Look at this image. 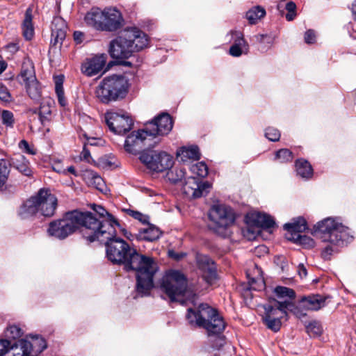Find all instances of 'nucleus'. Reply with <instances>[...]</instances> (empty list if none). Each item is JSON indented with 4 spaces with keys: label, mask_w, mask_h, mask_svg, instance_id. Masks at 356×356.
I'll return each instance as SVG.
<instances>
[{
    "label": "nucleus",
    "mask_w": 356,
    "mask_h": 356,
    "mask_svg": "<svg viewBox=\"0 0 356 356\" xmlns=\"http://www.w3.org/2000/svg\"><path fill=\"white\" fill-rule=\"evenodd\" d=\"M116 234L109 238L101 237L99 241L106 242V252L108 259L113 264H122L126 271L136 273V290L142 296H147L154 287V277L159 269L156 260L143 255L131 248L123 239L115 237Z\"/></svg>",
    "instance_id": "nucleus-1"
},
{
    "label": "nucleus",
    "mask_w": 356,
    "mask_h": 356,
    "mask_svg": "<svg viewBox=\"0 0 356 356\" xmlns=\"http://www.w3.org/2000/svg\"><path fill=\"white\" fill-rule=\"evenodd\" d=\"M97 225L90 214L75 209L65 213L62 219L51 222L47 231L49 235L64 239L79 229L82 236L92 243L97 235L94 229Z\"/></svg>",
    "instance_id": "nucleus-2"
},
{
    "label": "nucleus",
    "mask_w": 356,
    "mask_h": 356,
    "mask_svg": "<svg viewBox=\"0 0 356 356\" xmlns=\"http://www.w3.org/2000/svg\"><path fill=\"white\" fill-rule=\"evenodd\" d=\"M148 44L147 35L136 28L125 29L119 36L111 41L108 52L113 60L108 63L106 70L112 65L131 67L132 63L126 60L133 53L146 47Z\"/></svg>",
    "instance_id": "nucleus-3"
},
{
    "label": "nucleus",
    "mask_w": 356,
    "mask_h": 356,
    "mask_svg": "<svg viewBox=\"0 0 356 356\" xmlns=\"http://www.w3.org/2000/svg\"><path fill=\"white\" fill-rule=\"evenodd\" d=\"M313 230L314 234L325 244L321 252L325 259H330L348 237V227L330 217L317 222Z\"/></svg>",
    "instance_id": "nucleus-4"
},
{
    "label": "nucleus",
    "mask_w": 356,
    "mask_h": 356,
    "mask_svg": "<svg viewBox=\"0 0 356 356\" xmlns=\"http://www.w3.org/2000/svg\"><path fill=\"white\" fill-rule=\"evenodd\" d=\"M186 318L191 325L204 328L209 336L222 333L225 327L222 317L207 303L188 308Z\"/></svg>",
    "instance_id": "nucleus-5"
},
{
    "label": "nucleus",
    "mask_w": 356,
    "mask_h": 356,
    "mask_svg": "<svg viewBox=\"0 0 356 356\" xmlns=\"http://www.w3.org/2000/svg\"><path fill=\"white\" fill-rule=\"evenodd\" d=\"M57 203V198L49 190L41 188L22 205L19 215L22 219H29L38 213L44 216L51 217L55 213Z\"/></svg>",
    "instance_id": "nucleus-6"
},
{
    "label": "nucleus",
    "mask_w": 356,
    "mask_h": 356,
    "mask_svg": "<svg viewBox=\"0 0 356 356\" xmlns=\"http://www.w3.org/2000/svg\"><path fill=\"white\" fill-rule=\"evenodd\" d=\"M90 208L98 216V218L90 211H81V213L90 214L92 218L99 222L97 227H94L97 234L94 241L99 240L101 237L109 238L114 236L116 234L115 227L120 226L118 221L101 205L92 204L90 205Z\"/></svg>",
    "instance_id": "nucleus-7"
},
{
    "label": "nucleus",
    "mask_w": 356,
    "mask_h": 356,
    "mask_svg": "<svg viewBox=\"0 0 356 356\" xmlns=\"http://www.w3.org/2000/svg\"><path fill=\"white\" fill-rule=\"evenodd\" d=\"M187 288L185 276L179 271L172 270L162 279L161 289L172 302L177 301L178 297L184 295Z\"/></svg>",
    "instance_id": "nucleus-8"
},
{
    "label": "nucleus",
    "mask_w": 356,
    "mask_h": 356,
    "mask_svg": "<svg viewBox=\"0 0 356 356\" xmlns=\"http://www.w3.org/2000/svg\"><path fill=\"white\" fill-rule=\"evenodd\" d=\"M140 160L149 169L157 172L170 170L174 164L173 157L165 152H143Z\"/></svg>",
    "instance_id": "nucleus-9"
},
{
    "label": "nucleus",
    "mask_w": 356,
    "mask_h": 356,
    "mask_svg": "<svg viewBox=\"0 0 356 356\" xmlns=\"http://www.w3.org/2000/svg\"><path fill=\"white\" fill-rule=\"evenodd\" d=\"M245 219L250 225L243 231V234L249 240L256 238L259 232V228L270 229L275 225V222L270 216L261 212L248 213Z\"/></svg>",
    "instance_id": "nucleus-10"
},
{
    "label": "nucleus",
    "mask_w": 356,
    "mask_h": 356,
    "mask_svg": "<svg viewBox=\"0 0 356 356\" xmlns=\"http://www.w3.org/2000/svg\"><path fill=\"white\" fill-rule=\"evenodd\" d=\"M105 122L111 131L115 134L123 135L129 132L134 122L128 113L107 112L104 116Z\"/></svg>",
    "instance_id": "nucleus-11"
},
{
    "label": "nucleus",
    "mask_w": 356,
    "mask_h": 356,
    "mask_svg": "<svg viewBox=\"0 0 356 356\" xmlns=\"http://www.w3.org/2000/svg\"><path fill=\"white\" fill-rule=\"evenodd\" d=\"M152 137L149 136V133L146 129L134 131L127 137L124 143V149L129 153L136 154L145 147H152L154 146L155 143L159 142L157 140L152 143Z\"/></svg>",
    "instance_id": "nucleus-12"
},
{
    "label": "nucleus",
    "mask_w": 356,
    "mask_h": 356,
    "mask_svg": "<svg viewBox=\"0 0 356 356\" xmlns=\"http://www.w3.org/2000/svg\"><path fill=\"white\" fill-rule=\"evenodd\" d=\"M209 217L219 229H225L235 220L232 209L225 204L213 205L209 211Z\"/></svg>",
    "instance_id": "nucleus-13"
},
{
    "label": "nucleus",
    "mask_w": 356,
    "mask_h": 356,
    "mask_svg": "<svg viewBox=\"0 0 356 356\" xmlns=\"http://www.w3.org/2000/svg\"><path fill=\"white\" fill-rule=\"evenodd\" d=\"M172 127L173 121L171 116L167 113H162L147 124L145 129L149 133V136L154 140L156 138L157 136L168 134Z\"/></svg>",
    "instance_id": "nucleus-14"
},
{
    "label": "nucleus",
    "mask_w": 356,
    "mask_h": 356,
    "mask_svg": "<svg viewBox=\"0 0 356 356\" xmlns=\"http://www.w3.org/2000/svg\"><path fill=\"white\" fill-rule=\"evenodd\" d=\"M196 264L202 278L209 284L217 279L216 266L214 261L207 255L197 254Z\"/></svg>",
    "instance_id": "nucleus-15"
},
{
    "label": "nucleus",
    "mask_w": 356,
    "mask_h": 356,
    "mask_svg": "<svg viewBox=\"0 0 356 356\" xmlns=\"http://www.w3.org/2000/svg\"><path fill=\"white\" fill-rule=\"evenodd\" d=\"M210 188L208 182L201 183L200 179L190 177L184 182L182 190L184 194L189 197L197 198L207 193Z\"/></svg>",
    "instance_id": "nucleus-16"
},
{
    "label": "nucleus",
    "mask_w": 356,
    "mask_h": 356,
    "mask_svg": "<svg viewBox=\"0 0 356 356\" xmlns=\"http://www.w3.org/2000/svg\"><path fill=\"white\" fill-rule=\"evenodd\" d=\"M103 31H113L120 29L123 25V18L119 10L114 8L104 10Z\"/></svg>",
    "instance_id": "nucleus-17"
},
{
    "label": "nucleus",
    "mask_w": 356,
    "mask_h": 356,
    "mask_svg": "<svg viewBox=\"0 0 356 356\" xmlns=\"http://www.w3.org/2000/svg\"><path fill=\"white\" fill-rule=\"evenodd\" d=\"M107 60V55L105 54L95 55L82 65L81 70L83 74L88 76H94L100 72L105 66Z\"/></svg>",
    "instance_id": "nucleus-18"
},
{
    "label": "nucleus",
    "mask_w": 356,
    "mask_h": 356,
    "mask_svg": "<svg viewBox=\"0 0 356 356\" xmlns=\"http://www.w3.org/2000/svg\"><path fill=\"white\" fill-rule=\"evenodd\" d=\"M292 306V303L287 300L284 301L274 300L270 305L264 306L265 313L263 319H267L268 316L271 318H283L286 315V309Z\"/></svg>",
    "instance_id": "nucleus-19"
},
{
    "label": "nucleus",
    "mask_w": 356,
    "mask_h": 356,
    "mask_svg": "<svg viewBox=\"0 0 356 356\" xmlns=\"http://www.w3.org/2000/svg\"><path fill=\"white\" fill-rule=\"evenodd\" d=\"M67 25L60 17H55L51 23V44L60 47L66 36Z\"/></svg>",
    "instance_id": "nucleus-20"
},
{
    "label": "nucleus",
    "mask_w": 356,
    "mask_h": 356,
    "mask_svg": "<svg viewBox=\"0 0 356 356\" xmlns=\"http://www.w3.org/2000/svg\"><path fill=\"white\" fill-rule=\"evenodd\" d=\"M18 81L22 86L27 89H36L38 82L34 73V69L31 64L24 63L20 74L17 76Z\"/></svg>",
    "instance_id": "nucleus-21"
},
{
    "label": "nucleus",
    "mask_w": 356,
    "mask_h": 356,
    "mask_svg": "<svg viewBox=\"0 0 356 356\" xmlns=\"http://www.w3.org/2000/svg\"><path fill=\"white\" fill-rule=\"evenodd\" d=\"M328 297L321 294L303 296L300 300V307L306 310L317 311L326 305Z\"/></svg>",
    "instance_id": "nucleus-22"
},
{
    "label": "nucleus",
    "mask_w": 356,
    "mask_h": 356,
    "mask_svg": "<svg viewBox=\"0 0 356 356\" xmlns=\"http://www.w3.org/2000/svg\"><path fill=\"white\" fill-rule=\"evenodd\" d=\"M129 87L130 84L125 76L116 74L105 77L99 86V89H128Z\"/></svg>",
    "instance_id": "nucleus-23"
},
{
    "label": "nucleus",
    "mask_w": 356,
    "mask_h": 356,
    "mask_svg": "<svg viewBox=\"0 0 356 356\" xmlns=\"http://www.w3.org/2000/svg\"><path fill=\"white\" fill-rule=\"evenodd\" d=\"M307 228L306 220L302 217L294 218L291 222L286 223L284 225V229L287 231L286 237L289 241H291L292 238L300 235Z\"/></svg>",
    "instance_id": "nucleus-24"
},
{
    "label": "nucleus",
    "mask_w": 356,
    "mask_h": 356,
    "mask_svg": "<svg viewBox=\"0 0 356 356\" xmlns=\"http://www.w3.org/2000/svg\"><path fill=\"white\" fill-rule=\"evenodd\" d=\"M104 17H105L104 10L98 8H93L86 13L84 21L88 26L99 31H103Z\"/></svg>",
    "instance_id": "nucleus-25"
},
{
    "label": "nucleus",
    "mask_w": 356,
    "mask_h": 356,
    "mask_svg": "<svg viewBox=\"0 0 356 356\" xmlns=\"http://www.w3.org/2000/svg\"><path fill=\"white\" fill-rule=\"evenodd\" d=\"M127 93V90H95L96 97L105 104L123 99Z\"/></svg>",
    "instance_id": "nucleus-26"
},
{
    "label": "nucleus",
    "mask_w": 356,
    "mask_h": 356,
    "mask_svg": "<svg viewBox=\"0 0 356 356\" xmlns=\"http://www.w3.org/2000/svg\"><path fill=\"white\" fill-rule=\"evenodd\" d=\"M32 13V8L29 7L25 12L24 19L22 24V34L27 40H31L34 35Z\"/></svg>",
    "instance_id": "nucleus-27"
},
{
    "label": "nucleus",
    "mask_w": 356,
    "mask_h": 356,
    "mask_svg": "<svg viewBox=\"0 0 356 356\" xmlns=\"http://www.w3.org/2000/svg\"><path fill=\"white\" fill-rule=\"evenodd\" d=\"M177 157L183 162L189 159L198 160L200 159L199 149L197 146L182 147L177 152Z\"/></svg>",
    "instance_id": "nucleus-28"
},
{
    "label": "nucleus",
    "mask_w": 356,
    "mask_h": 356,
    "mask_svg": "<svg viewBox=\"0 0 356 356\" xmlns=\"http://www.w3.org/2000/svg\"><path fill=\"white\" fill-rule=\"evenodd\" d=\"M234 44L229 49V54L233 56H240L242 54L243 47L246 46L243 34L240 31H232Z\"/></svg>",
    "instance_id": "nucleus-29"
},
{
    "label": "nucleus",
    "mask_w": 356,
    "mask_h": 356,
    "mask_svg": "<svg viewBox=\"0 0 356 356\" xmlns=\"http://www.w3.org/2000/svg\"><path fill=\"white\" fill-rule=\"evenodd\" d=\"M12 164L22 174L29 177L32 175L29 161L21 154H17L12 159Z\"/></svg>",
    "instance_id": "nucleus-30"
},
{
    "label": "nucleus",
    "mask_w": 356,
    "mask_h": 356,
    "mask_svg": "<svg viewBox=\"0 0 356 356\" xmlns=\"http://www.w3.org/2000/svg\"><path fill=\"white\" fill-rule=\"evenodd\" d=\"M160 236L161 232L159 228L153 225H149L147 229L139 231L138 238L140 240L153 241L157 240Z\"/></svg>",
    "instance_id": "nucleus-31"
},
{
    "label": "nucleus",
    "mask_w": 356,
    "mask_h": 356,
    "mask_svg": "<svg viewBox=\"0 0 356 356\" xmlns=\"http://www.w3.org/2000/svg\"><path fill=\"white\" fill-rule=\"evenodd\" d=\"M297 174L302 178H309L313 173L311 165L305 160L299 159L296 162Z\"/></svg>",
    "instance_id": "nucleus-32"
},
{
    "label": "nucleus",
    "mask_w": 356,
    "mask_h": 356,
    "mask_svg": "<svg viewBox=\"0 0 356 356\" xmlns=\"http://www.w3.org/2000/svg\"><path fill=\"white\" fill-rule=\"evenodd\" d=\"M266 15V10L264 8L256 6L246 13V18L252 24H256L257 22L264 17Z\"/></svg>",
    "instance_id": "nucleus-33"
},
{
    "label": "nucleus",
    "mask_w": 356,
    "mask_h": 356,
    "mask_svg": "<svg viewBox=\"0 0 356 356\" xmlns=\"http://www.w3.org/2000/svg\"><path fill=\"white\" fill-rule=\"evenodd\" d=\"M186 171L182 168H175L167 174L168 179L172 183L181 181L184 178Z\"/></svg>",
    "instance_id": "nucleus-34"
},
{
    "label": "nucleus",
    "mask_w": 356,
    "mask_h": 356,
    "mask_svg": "<svg viewBox=\"0 0 356 356\" xmlns=\"http://www.w3.org/2000/svg\"><path fill=\"white\" fill-rule=\"evenodd\" d=\"M16 347H19V341L13 344L9 340L0 339V356H3L10 350H13V356H14Z\"/></svg>",
    "instance_id": "nucleus-35"
},
{
    "label": "nucleus",
    "mask_w": 356,
    "mask_h": 356,
    "mask_svg": "<svg viewBox=\"0 0 356 356\" xmlns=\"http://www.w3.org/2000/svg\"><path fill=\"white\" fill-rule=\"evenodd\" d=\"M276 296L280 298H288L291 302V300L295 298V292L293 289L285 286H277L274 290Z\"/></svg>",
    "instance_id": "nucleus-36"
},
{
    "label": "nucleus",
    "mask_w": 356,
    "mask_h": 356,
    "mask_svg": "<svg viewBox=\"0 0 356 356\" xmlns=\"http://www.w3.org/2000/svg\"><path fill=\"white\" fill-rule=\"evenodd\" d=\"M293 159V153L288 149H281L276 152L275 159L280 163L291 162Z\"/></svg>",
    "instance_id": "nucleus-37"
},
{
    "label": "nucleus",
    "mask_w": 356,
    "mask_h": 356,
    "mask_svg": "<svg viewBox=\"0 0 356 356\" xmlns=\"http://www.w3.org/2000/svg\"><path fill=\"white\" fill-rule=\"evenodd\" d=\"M254 39L260 44L262 51H266L273 42V38L268 35H257L254 36Z\"/></svg>",
    "instance_id": "nucleus-38"
},
{
    "label": "nucleus",
    "mask_w": 356,
    "mask_h": 356,
    "mask_svg": "<svg viewBox=\"0 0 356 356\" xmlns=\"http://www.w3.org/2000/svg\"><path fill=\"white\" fill-rule=\"evenodd\" d=\"M191 172L200 177H204L208 175V168L205 163L199 162L191 167Z\"/></svg>",
    "instance_id": "nucleus-39"
},
{
    "label": "nucleus",
    "mask_w": 356,
    "mask_h": 356,
    "mask_svg": "<svg viewBox=\"0 0 356 356\" xmlns=\"http://www.w3.org/2000/svg\"><path fill=\"white\" fill-rule=\"evenodd\" d=\"M47 103V106L44 105V103H41L40 108L39 115L42 124H44L46 121L49 120V118L51 114V110L50 108L51 99H49Z\"/></svg>",
    "instance_id": "nucleus-40"
},
{
    "label": "nucleus",
    "mask_w": 356,
    "mask_h": 356,
    "mask_svg": "<svg viewBox=\"0 0 356 356\" xmlns=\"http://www.w3.org/2000/svg\"><path fill=\"white\" fill-rule=\"evenodd\" d=\"M292 241L299 243L306 248H310L314 246V241L309 236L300 234L295 238H292Z\"/></svg>",
    "instance_id": "nucleus-41"
},
{
    "label": "nucleus",
    "mask_w": 356,
    "mask_h": 356,
    "mask_svg": "<svg viewBox=\"0 0 356 356\" xmlns=\"http://www.w3.org/2000/svg\"><path fill=\"white\" fill-rule=\"evenodd\" d=\"M10 170L6 161L0 159V188L6 182Z\"/></svg>",
    "instance_id": "nucleus-42"
},
{
    "label": "nucleus",
    "mask_w": 356,
    "mask_h": 356,
    "mask_svg": "<svg viewBox=\"0 0 356 356\" xmlns=\"http://www.w3.org/2000/svg\"><path fill=\"white\" fill-rule=\"evenodd\" d=\"M88 179H90V183L95 186L99 190H102V186L104 185V180L97 173L93 171H88L87 175Z\"/></svg>",
    "instance_id": "nucleus-43"
},
{
    "label": "nucleus",
    "mask_w": 356,
    "mask_h": 356,
    "mask_svg": "<svg viewBox=\"0 0 356 356\" xmlns=\"http://www.w3.org/2000/svg\"><path fill=\"white\" fill-rule=\"evenodd\" d=\"M281 318H277V317H276V318H271V317L268 316L267 319H263V321L268 329L274 332H277L280 330L282 325Z\"/></svg>",
    "instance_id": "nucleus-44"
},
{
    "label": "nucleus",
    "mask_w": 356,
    "mask_h": 356,
    "mask_svg": "<svg viewBox=\"0 0 356 356\" xmlns=\"http://www.w3.org/2000/svg\"><path fill=\"white\" fill-rule=\"evenodd\" d=\"M5 335L8 338L16 339L22 335V331L21 328L17 325H10L7 327Z\"/></svg>",
    "instance_id": "nucleus-45"
},
{
    "label": "nucleus",
    "mask_w": 356,
    "mask_h": 356,
    "mask_svg": "<svg viewBox=\"0 0 356 356\" xmlns=\"http://www.w3.org/2000/svg\"><path fill=\"white\" fill-rule=\"evenodd\" d=\"M2 123L8 127H13L15 122L14 115L12 112L3 110L1 112Z\"/></svg>",
    "instance_id": "nucleus-46"
},
{
    "label": "nucleus",
    "mask_w": 356,
    "mask_h": 356,
    "mask_svg": "<svg viewBox=\"0 0 356 356\" xmlns=\"http://www.w3.org/2000/svg\"><path fill=\"white\" fill-rule=\"evenodd\" d=\"M285 8L287 10V13L286 15V19L288 21H292L296 16V5L293 1L288 2Z\"/></svg>",
    "instance_id": "nucleus-47"
},
{
    "label": "nucleus",
    "mask_w": 356,
    "mask_h": 356,
    "mask_svg": "<svg viewBox=\"0 0 356 356\" xmlns=\"http://www.w3.org/2000/svg\"><path fill=\"white\" fill-rule=\"evenodd\" d=\"M307 332L309 334H312L314 336H318L321 333V327L320 324L316 321L309 323L307 327Z\"/></svg>",
    "instance_id": "nucleus-48"
},
{
    "label": "nucleus",
    "mask_w": 356,
    "mask_h": 356,
    "mask_svg": "<svg viewBox=\"0 0 356 356\" xmlns=\"http://www.w3.org/2000/svg\"><path fill=\"white\" fill-rule=\"evenodd\" d=\"M266 137L271 141H277L280 138V133L277 129L269 127L266 129Z\"/></svg>",
    "instance_id": "nucleus-49"
},
{
    "label": "nucleus",
    "mask_w": 356,
    "mask_h": 356,
    "mask_svg": "<svg viewBox=\"0 0 356 356\" xmlns=\"http://www.w3.org/2000/svg\"><path fill=\"white\" fill-rule=\"evenodd\" d=\"M88 145H94L95 143H92V142L88 140L87 143L84 144L83 150H82V152H81V154H80V159L82 161H86L88 163H91L92 158H91V156H90V150L88 148Z\"/></svg>",
    "instance_id": "nucleus-50"
},
{
    "label": "nucleus",
    "mask_w": 356,
    "mask_h": 356,
    "mask_svg": "<svg viewBox=\"0 0 356 356\" xmlns=\"http://www.w3.org/2000/svg\"><path fill=\"white\" fill-rule=\"evenodd\" d=\"M0 100L6 104L13 102L16 99L13 94L10 93L9 90H0Z\"/></svg>",
    "instance_id": "nucleus-51"
},
{
    "label": "nucleus",
    "mask_w": 356,
    "mask_h": 356,
    "mask_svg": "<svg viewBox=\"0 0 356 356\" xmlns=\"http://www.w3.org/2000/svg\"><path fill=\"white\" fill-rule=\"evenodd\" d=\"M127 213L129 216H132L135 219L138 220L139 221L144 224L147 223L148 221V217L139 211L129 209L128 210Z\"/></svg>",
    "instance_id": "nucleus-52"
},
{
    "label": "nucleus",
    "mask_w": 356,
    "mask_h": 356,
    "mask_svg": "<svg viewBox=\"0 0 356 356\" xmlns=\"http://www.w3.org/2000/svg\"><path fill=\"white\" fill-rule=\"evenodd\" d=\"M19 147L21 149L29 154H35V150L33 147H31L28 142L25 140H22L19 142Z\"/></svg>",
    "instance_id": "nucleus-53"
},
{
    "label": "nucleus",
    "mask_w": 356,
    "mask_h": 356,
    "mask_svg": "<svg viewBox=\"0 0 356 356\" xmlns=\"http://www.w3.org/2000/svg\"><path fill=\"white\" fill-rule=\"evenodd\" d=\"M28 95L31 99H32L34 102L37 103L40 102L41 100V93L40 90H27Z\"/></svg>",
    "instance_id": "nucleus-54"
},
{
    "label": "nucleus",
    "mask_w": 356,
    "mask_h": 356,
    "mask_svg": "<svg viewBox=\"0 0 356 356\" xmlns=\"http://www.w3.org/2000/svg\"><path fill=\"white\" fill-rule=\"evenodd\" d=\"M316 35L312 30H308L305 34V41L307 44H312L315 42Z\"/></svg>",
    "instance_id": "nucleus-55"
},
{
    "label": "nucleus",
    "mask_w": 356,
    "mask_h": 356,
    "mask_svg": "<svg viewBox=\"0 0 356 356\" xmlns=\"http://www.w3.org/2000/svg\"><path fill=\"white\" fill-rule=\"evenodd\" d=\"M64 79L65 77L63 74H59L54 76L55 89H63Z\"/></svg>",
    "instance_id": "nucleus-56"
},
{
    "label": "nucleus",
    "mask_w": 356,
    "mask_h": 356,
    "mask_svg": "<svg viewBox=\"0 0 356 356\" xmlns=\"http://www.w3.org/2000/svg\"><path fill=\"white\" fill-rule=\"evenodd\" d=\"M73 37L76 44H81L85 40V34L79 31H74Z\"/></svg>",
    "instance_id": "nucleus-57"
},
{
    "label": "nucleus",
    "mask_w": 356,
    "mask_h": 356,
    "mask_svg": "<svg viewBox=\"0 0 356 356\" xmlns=\"http://www.w3.org/2000/svg\"><path fill=\"white\" fill-rule=\"evenodd\" d=\"M56 93L60 106H65L67 102L65 97L64 90H56Z\"/></svg>",
    "instance_id": "nucleus-58"
},
{
    "label": "nucleus",
    "mask_w": 356,
    "mask_h": 356,
    "mask_svg": "<svg viewBox=\"0 0 356 356\" xmlns=\"http://www.w3.org/2000/svg\"><path fill=\"white\" fill-rule=\"evenodd\" d=\"M168 255L176 260H179L183 258L186 254L185 253H177L173 250L168 251Z\"/></svg>",
    "instance_id": "nucleus-59"
},
{
    "label": "nucleus",
    "mask_w": 356,
    "mask_h": 356,
    "mask_svg": "<svg viewBox=\"0 0 356 356\" xmlns=\"http://www.w3.org/2000/svg\"><path fill=\"white\" fill-rule=\"evenodd\" d=\"M298 271L299 275L301 277H306L307 275V269L302 264H300L298 265Z\"/></svg>",
    "instance_id": "nucleus-60"
},
{
    "label": "nucleus",
    "mask_w": 356,
    "mask_h": 356,
    "mask_svg": "<svg viewBox=\"0 0 356 356\" xmlns=\"http://www.w3.org/2000/svg\"><path fill=\"white\" fill-rule=\"evenodd\" d=\"M255 252H264V253H267L268 252V248L265 245H260V246H258L255 249Z\"/></svg>",
    "instance_id": "nucleus-61"
},
{
    "label": "nucleus",
    "mask_w": 356,
    "mask_h": 356,
    "mask_svg": "<svg viewBox=\"0 0 356 356\" xmlns=\"http://www.w3.org/2000/svg\"><path fill=\"white\" fill-rule=\"evenodd\" d=\"M7 64L4 61H0V74L6 69Z\"/></svg>",
    "instance_id": "nucleus-62"
},
{
    "label": "nucleus",
    "mask_w": 356,
    "mask_h": 356,
    "mask_svg": "<svg viewBox=\"0 0 356 356\" xmlns=\"http://www.w3.org/2000/svg\"><path fill=\"white\" fill-rule=\"evenodd\" d=\"M352 13L355 20H356V2L352 3Z\"/></svg>",
    "instance_id": "nucleus-63"
},
{
    "label": "nucleus",
    "mask_w": 356,
    "mask_h": 356,
    "mask_svg": "<svg viewBox=\"0 0 356 356\" xmlns=\"http://www.w3.org/2000/svg\"><path fill=\"white\" fill-rule=\"evenodd\" d=\"M67 171L76 175V170L74 166H70L67 168Z\"/></svg>",
    "instance_id": "nucleus-64"
}]
</instances>
